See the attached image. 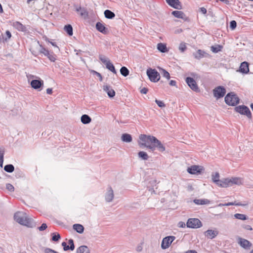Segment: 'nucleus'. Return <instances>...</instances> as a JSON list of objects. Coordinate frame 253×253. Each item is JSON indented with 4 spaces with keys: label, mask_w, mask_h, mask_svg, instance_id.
<instances>
[{
    "label": "nucleus",
    "mask_w": 253,
    "mask_h": 253,
    "mask_svg": "<svg viewBox=\"0 0 253 253\" xmlns=\"http://www.w3.org/2000/svg\"><path fill=\"white\" fill-rule=\"evenodd\" d=\"M43 84V82L42 80H33L31 82V86L34 89H38Z\"/></svg>",
    "instance_id": "nucleus-20"
},
{
    "label": "nucleus",
    "mask_w": 253,
    "mask_h": 253,
    "mask_svg": "<svg viewBox=\"0 0 253 253\" xmlns=\"http://www.w3.org/2000/svg\"><path fill=\"white\" fill-rule=\"evenodd\" d=\"M186 225L187 227L191 228H198L202 226L201 221L198 218H189Z\"/></svg>",
    "instance_id": "nucleus-6"
},
{
    "label": "nucleus",
    "mask_w": 253,
    "mask_h": 253,
    "mask_svg": "<svg viewBox=\"0 0 253 253\" xmlns=\"http://www.w3.org/2000/svg\"><path fill=\"white\" fill-rule=\"evenodd\" d=\"M238 72H239L242 74H247L249 72V64L247 62H242L239 69L237 70Z\"/></svg>",
    "instance_id": "nucleus-16"
},
{
    "label": "nucleus",
    "mask_w": 253,
    "mask_h": 253,
    "mask_svg": "<svg viewBox=\"0 0 253 253\" xmlns=\"http://www.w3.org/2000/svg\"><path fill=\"white\" fill-rule=\"evenodd\" d=\"M104 15L107 19H113L115 16V13L109 10H105Z\"/></svg>",
    "instance_id": "nucleus-33"
},
{
    "label": "nucleus",
    "mask_w": 253,
    "mask_h": 253,
    "mask_svg": "<svg viewBox=\"0 0 253 253\" xmlns=\"http://www.w3.org/2000/svg\"><path fill=\"white\" fill-rule=\"evenodd\" d=\"M75 8H76V11L79 12L80 15L82 17H83L84 18L87 17V12L84 8H82L81 6H75Z\"/></svg>",
    "instance_id": "nucleus-22"
},
{
    "label": "nucleus",
    "mask_w": 253,
    "mask_h": 253,
    "mask_svg": "<svg viewBox=\"0 0 253 253\" xmlns=\"http://www.w3.org/2000/svg\"><path fill=\"white\" fill-rule=\"evenodd\" d=\"M4 158H0V167H2Z\"/></svg>",
    "instance_id": "nucleus-62"
},
{
    "label": "nucleus",
    "mask_w": 253,
    "mask_h": 253,
    "mask_svg": "<svg viewBox=\"0 0 253 253\" xmlns=\"http://www.w3.org/2000/svg\"><path fill=\"white\" fill-rule=\"evenodd\" d=\"M224 100L229 106H235L239 103L240 99L238 96H225Z\"/></svg>",
    "instance_id": "nucleus-8"
},
{
    "label": "nucleus",
    "mask_w": 253,
    "mask_h": 253,
    "mask_svg": "<svg viewBox=\"0 0 253 253\" xmlns=\"http://www.w3.org/2000/svg\"><path fill=\"white\" fill-rule=\"evenodd\" d=\"M4 148L3 147H0V158H4Z\"/></svg>",
    "instance_id": "nucleus-52"
},
{
    "label": "nucleus",
    "mask_w": 253,
    "mask_h": 253,
    "mask_svg": "<svg viewBox=\"0 0 253 253\" xmlns=\"http://www.w3.org/2000/svg\"><path fill=\"white\" fill-rule=\"evenodd\" d=\"M236 112L241 115H246L248 118L251 119L252 114L249 108L245 105H239L235 108Z\"/></svg>",
    "instance_id": "nucleus-4"
},
{
    "label": "nucleus",
    "mask_w": 253,
    "mask_h": 253,
    "mask_svg": "<svg viewBox=\"0 0 253 253\" xmlns=\"http://www.w3.org/2000/svg\"><path fill=\"white\" fill-rule=\"evenodd\" d=\"M167 2L171 7L177 9H180L182 8L179 0H166Z\"/></svg>",
    "instance_id": "nucleus-15"
},
{
    "label": "nucleus",
    "mask_w": 253,
    "mask_h": 253,
    "mask_svg": "<svg viewBox=\"0 0 253 253\" xmlns=\"http://www.w3.org/2000/svg\"><path fill=\"white\" fill-rule=\"evenodd\" d=\"M219 177V174L217 172L212 173L211 174V179L212 181L217 186L223 187V186L224 185V178L220 180Z\"/></svg>",
    "instance_id": "nucleus-10"
},
{
    "label": "nucleus",
    "mask_w": 253,
    "mask_h": 253,
    "mask_svg": "<svg viewBox=\"0 0 253 253\" xmlns=\"http://www.w3.org/2000/svg\"><path fill=\"white\" fill-rule=\"evenodd\" d=\"M218 234V232L217 230H208L205 232V236L210 239L214 238Z\"/></svg>",
    "instance_id": "nucleus-18"
},
{
    "label": "nucleus",
    "mask_w": 253,
    "mask_h": 253,
    "mask_svg": "<svg viewBox=\"0 0 253 253\" xmlns=\"http://www.w3.org/2000/svg\"><path fill=\"white\" fill-rule=\"evenodd\" d=\"M155 102L157 103L158 106L160 108H163L166 106L165 104L162 101L156 99Z\"/></svg>",
    "instance_id": "nucleus-45"
},
{
    "label": "nucleus",
    "mask_w": 253,
    "mask_h": 253,
    "mask_svg": "<svg viewBox=\"0 0 253 253\" xmlns=\"http://www.w3.org/2000/svg\"><path fill=\"white\" fill-rule=\"evenodd\" d=\"M4 170L9 173H11L14 170V167L12 164H8L4 166Z\"/></svg>",
    "instance_id": "nucleus-36"
},
{
    "label": "nucleus",
    "mask_w": 253,
    "mask_h": 253,
    "mask_svg": "<svg viewBox=\"0 0 253 253\" xmlns=\"http://www.w3.org/2000/svg\"><path fill=\"white\" fill-rule=\"evenodd\" d=\"M95 73L96 74V75H97L98 78H100V80L102 81V76H101V74L100 73H99L96 72H95Z\"/></svg>",
    "instance_id": "nucleus-64"
},
{
    "label": "nucleus",
    "mask_w": 253,
    "mask_h": 253,
    "mask_svg": "<svg viewBox=\"0 0 253 253\" xmlns=\"http://www.w3.org/2000/svg\"><path fill=\"white\" fill-rule=\"evenodd\" d=\"M245 206V204H242L241 203H237L236 201L234 202H229L225 204H220L219 206Z\"/></svg>",
    "instance_id": "nucleus-32"
},
{
    "label": "nucleus",
    "mask_w": 253,
    "mask_h": 253,
    "mask_svg": "<svg viewBox=\"0 0 253 253\" xmlns=\"http://www.w3.org/2000/svg\"><path fill=\"white\" fill-rule=\"evenodd\" d=\"M236 26H237V23L235 21L232 20L230 22V27L231 29H232V30L234 29L236 27Z\"/></svg>",
    "instance_id": "nucleus-50"
},
{
    "label": "nucleus",
    "mask_w": 253,
    "mask_h": 253,
    "mask_svg": "<svg viewBox=\"0 0 253 253\" xmlns=\"http://www.w3.org/2000/svg\"><path fill=\"white\" fill-rule=\"evenodd\" d=\"M159 71L160 73L162 75V76L167 79L168 80H169L170 79V75L168 72H167L166 70L162 68H158Z\"/></svg>",
    "instance_id": "nucleus-34"
},
{
    "label": "nucleus",
    "mask_w": 253,
    "mask_h": 253,
    "mask_svg": "<svg viewBox=\"0 0 253 253\" xmlns=\"http://www.w3.org/2000/svg\"><path fill=\"white\" fill-rule=\"evenodd\" d=\"M139 158L143 160H147L149 159V156L146 152L144 151H139L138 153Z\"/></svg>",
    "instance_id": "nucleus-35"
},
{
    "label": "nucleus",
    "mask_w": 253,
    "mask_h": 253,
    "mask_svg": "<svg viewBox=\"0 0 253 253\" xmlns=\"http://www.w3.org/2000/svg\"><path fill=\"white\" fill-rule=\"evenodd\" d=\"M186 82L189 86L193 90L197 91L198 87L195 81L192 78L187 77L186 79Z\"/></svg>",
    "instance_id": "nucleus-14"
},
{
    "label": "nucleus",
    "mask_w": 253,
    "mask_h": 253,
    "mask_svg": "<svg viewBox=\"0 0 253 253\" xmlns=\"http://www.w3.org/2000/svg\"><path fill=\"white\" fill-rule=\"evenodd\" d=\"M243 180L240 177H231V178H224V188L232 186L233 185H240L242 184Z\"/></svg>",
    "instance_id": "nucleus-3"
},
{
    "label": "nucleus",
    "mask_w": 253,
    "mask_h": 253,
    "mask_svg": "<svg viewBox=\"0 0 253 253\" xmlns=\"http://www.w3.org/2000/svg\"><path fill=\"white\" fill-rule=\"evenodd\" d=\"M99 59L102 63H103L105 64H106L108 62L110 61V60H108V59L106 57L103 55H100Z\"/></svg>",
    "instance_id": "nucleus-43"
},
{
    "label": "nucleus",
    "mask_w": 253,
    "mask_h": 253,
    "mask_svg": "<svg viewBox=\"0 0 253 253\" xmlns=\"http://www.w3.org/2000/svg\"><path fill=\"white\" fill-rule=\"evenodd\" d=\"M47 226L45 223H42L41 226L38 227L40 231H43L47 228Z\"/></svg>",
    "instance_id": "nucleus-51"
},
{
    "label": "nucleus",
    "mask_w": 253,
    "mask_h": 253,
    "mask_svg": "<svg viewBox=\"0 0 253 253\" xmlns=\"http://www.w3.org/2000/svg\"><path fill=\"white\" fill-rule=\"evenodd\" d=\"M6 37H7V38H6L5 39V41H6L8 39H9L10 38V37H11V33L9 31H7L6 32Z\"/></svg>",
    "instance_id": "nucleus-56"
},
{
    "label": "nucleus",
    "mask_w": 253,
    "mask_h": 253,
    "mask_svg": "<svg viewBox=\"0 0 253 253\" xmlns=\"http://www.w3.org/2000/svg\"><path fill=\"white\" fill-rule=\"evenodd\" d=\"M157 49L161 52L165 53L168 51L166 44L159 43L157 44Z\"/></svg>",
    "instance_id": "nucleus-31"
},
{
    "label": "nucleus",
    "mask_w": 253,
    "mask_h": 253,
    "mask_svg": "<svg viewBox=\"0 0 253 253\" xmlns=\"http://www.w3.org/2000/svg\"><path fill=\"white\" fill-rule=\"evenodd\" d=\"M114 197V192L111 186L107 188V192L105 195V201L107 202H111Z\"/></svg>",
    "instance_id": "nucleus-12"
},
{
    "label": "nucleus",
    "mask_w": 253,
    "mask_h": 253,
    "mask_svg": "<svg viewBox=\"0 0 253 253\" xmlns=\"http://www.w3.org/2000/svg\"><path fill=\"white\" fill-rule=\"evenodd\" d=\"M172 15L175 17L185 19L186 16L184 13L181 11H173L172 12Z\"/></svg>",
    "instance_id": "nucleus-30"
},
{
    "label": "nucleus",
    "mask_w": 253,
    "mask_h": 253,
    "mask_svg": "<svg viewBox=\"0 0 253 253\" xmlns=\"http://www.w3.org/2000/svg\"><path fill=\"white\" fill-rule=\"evenodd\" d=\"M203 168L196 165L192 166L187 169V171L190 174L200 173L202 172Z\"/></svg>",
    "instance_id": "nucleus-13"
},
{
    "label": "nucleus",
    "mask_w": 253,
    "mask_h": 253,
    "mask_svg": "<svg viewBox=\"0 0 253 253\" xmlns=\"http://www.w3.org/2000/svg\"><path fill=\"white\" fill-rule=\"evenodd\" d=\"M185 253H197V252L195 250H188Z\"/></svg>",
    "instance_id": "nucleus-63"
},
{
    "label": "nucleus",
    "mask_w": 253,
    "mask_h": 253,
    "mask_svg": "<svg viewBox=\"0 0 253 253\" xmlns=\"http://www.w3.org/2000/svg\"><path fill=\"white\" fill-rule=\"evenodd\" d=\"M234 217L237 219L242 220H245L248 219V217L246 215L241 213H236L234 214Z\"/></svg>",
    "instance_id": "nucleus-39"
},
{
    "label": "nucleus",
    "mask_w": 253,
    "mask_h": 253,
    "mask_svg": "<svg viewBox=\"0 0 253 253\" xmlns=\"http://www.w3.org/2000/svg\"><path fill=\"white\" fill-rule=\"evenodd\" d=\"M121 139L123 142L129 143L131 142L132 138L130 134L128 133H124L122 135Z\"/></svg>",
    "instance_id": "nucleus-27"
},
{
    "label": "nucleus",
    "mask_w": 253,
    "mask_h": 253,
    "mask_svg": "<svg viewBox=\"0 0 253 253\" xmlns=\"http://www.w3.org/2000/svg\"><path fill=\"white\" fill-rule=\"evenodd\" d=\"M12 26L15 29L20 31L25 32L26 31V27L18 21L14 22L12 24Z\"/></svg>",
    "instance_id": "nucleus-21"
},
{
    "label": "nucleus",
    "mask_w": 253,
    "mask_h": 253,
    "mask_svg": "<svg viewBox=\"0 0 253 253\" xmlns=\"http://www.w3.org/2000/svg\"><path fill=\"white\" fill-rule=\"evenodd\" d=\"M221 49V46L220 45H217L215 46H212L211 47V50L213 52L217 53Z\"/></svg>",
    "instance_id": "nucleus-44"
},
{
    "label": "nucleus",
    "mask_w": 253,
    "mask_h": 253,
    "mask_svg": "<svg viewBox=\"0 0 253 253\" xmlns=\"http://www.w3.org/2000/svg\"><path fill=\"white\" fill-rule=\"evenodd\" d=\"M76 253H90V250L86 246H81L77 249Z\"/></svg>",
    "instance_id": "nucleus-26"
},
{
    "label": "nucleus",
    "mask_w": 253,
    "mask_h": 253,
    "mask_svg": "<svg viewBox=\"0 0 253 253\" xmlns=\"http://www.w3.org/2000/svg\"><path fill=\"white\" fill-rule=\"evenodd\" d=\"M103 89L107 93V95H115V91L112 87L109 85H104L103 86Z\"/></svg>",
    "instance_id": "nucleus-25"
},
{
    "label": "nucleus",
    "mask_w": 253,
    "mask_h": 253,
    "mask_svg": "<svg viewBox=\"0 0 253 253\" xmlns=\"http://www.w3.org/2000/svg\"><path fill=\"white\" fill-rule=\"evenodd\" d=\"M46 41L48 42H50L51 44L52 45H53V46L57 48V50L58 51H59V47L56 45L55 42H49V40L47 38H46Z\"/></svg>",
    "instance_id": "nucleus-54"
},
{
    "label": "nucleus",
    "mask_w": 253,
    "mask_h": 253,
    "mask_svg": "<svg viewBox=\"0 0 253 253\" xmlns=\"http://www.w3.org/2000/svg\"><path fill=\"white\" fill-rule=\"evenodd\" d=\"M178 226L179 227L183 228L185 227V223L183 221H180L178 223Z\"/></svg>",
    "instance_id": "nucleus-53"
},
{
    "label": "nucleus",
    "mask_w": 253,
    "mask_h": 253,
    "mask_svg": "<svg viewBox=\"0 0 253 253\" xmlns=\"http://www.w3.org/2000/svg\"><path fill=\"white\" fill-rule=\"evenodd\" d=\"M147 75L150 81L153 82H157L160 79V73L155 69H148L147 70Z\"/></svg>",
    "instance_id": "nucleus-5"
},
{
    "label": "nucleus",
    "mask_w": 253,
    "mask_h": 253,
    "mask_svg": "<svg viewBox=\"0 0 253 253\" xmlns=\"http://www.w3.org/2000/svg\"><path fill=\"white\" fill-rule=\"evenodd\" d=\"M81 120L83 124H88L91 122V119L88 115L84 114L82 116Z\"/></svg>",
    "instance_id": "nucleus-28"
},
{
    "label": "nucleus",
    "mask_w": 253,
    "mask_h": 253,
    "mask_svg": "<svg viewBox=\"0 0 253 253\" xmlns=\"http://www.w3.org/2000/svg\"><path fill=\"white\" fill-rule=\"evenodd\" d=\"M52 93V89L51 88H48L46 89V93L50 94Z\"/></svg>",
    "instance_id": "nucleus-61"
},
{
    "label": "nucleus",
    "mask_w": 253,
    "mask_h": 253,
    "mask_svg": "<svg viewBox=\"0 0 253 253\" xmlns=\"http://www.w3.org/2000/svg\"><path fill=\"white\" fill-rule=\"evenodd\" d=\"M238 243L243 249L245 250H249L252 246V244L248 240L239 237L238 239Z\"/></svg>",
    "instance_id": "nucleus-11"
},
{
    "label": "nucleus",
    "mask_w": 253,
    "mask_h": 253,
    "mask_svg": "<svg viewBox=\"0 0 253 253\" xmlns=\"http://www.w3.org/2000/svg\"><path fill=\"white\" fill-rule=\"evenodd\" d=\"M120 72L124 77H126L129 74V71L126 67H122L120 69Z\"/></svg>",
    "instance_id": "nucleus-41"
},
{
    "label": "nucleus",
    "mask_w": 253,
    "mask_h": 253,
    "mask_svg": "<svg viewBox=\"0 0 253 253\" xmlns=\"http://www.w3.org/2000/svg\"><path fill=\"white\" fill-rule=\"evenodd\" d=\"M169 84L171 86H175L176 85V82L174 80H171L169 82Z\"/></svg>",
    "instance_id": "nucleus-59"
},
{
    "label": "nucleus",
    "mask_w": 253,
    "mask_h": 253,
    "mask_svg": "<svg viewBox=\"0 0 253 253\" xmlns=\"http://www.w3.org/2000/svg\"><path fill=\"white\" fill-rule=\"evenodd\" d=\"M138 144L141 148L145 147L150 152L157 150L160 152L166 150L165 146L156 137L149 135L140 134Z\"/></svg>",
    "instance_id": "nucleus-1"
},
{
    "label": "nucleus",
    "mask_w": 253,
    "mask_h": 253,
    "mask_svg": "<svg viewBox=\"0 0 253 253\" xmlns=\"http://www.w3.org/2000/svg\"><path fill=\"white\" fill-rule=\"evenodd\" d=\"M186 48L187 47L185 43L183 42L180 43L178 47L179 50L182 52L185 51V50L186 49Z\"/></svg>",
    "instance_id": "nucleus-42"
},
{
    "label": "nucleus",
    "mask_w": 253,
    "mask_h": 253,
    "mask_svg": "<svg viewBox=\"0 0 253 253\" xmlns=\"http://www.w3.org/2000/svg\"><path fill=\"white\" fill-rule=\"evenodd\" d=\"M14 219L18 223L28 227L33 228L36 226V223L34 220L29 218L25 212H16L14 215Z\"/></svg>",
    "instance_id": "nucleus-2"
},
{
    "label": "nucleus",
    "mask_w": 253,
    "mask_h": 253,
    "mask_svg": "<svg viewBox=\"0 0 253 253\" xmlns=\"http://www.w3.org/2000/svg\"><path fill=\"white\" fill-rule=\"evenodd\" d=\"M136 250L138 252H141L142 250V247L141 245H139L137 247Z\"/></svg>",
    "instance_id": "nucleus-60"
},
{
    "label": "nucleus",
    "mask_w": 253,
    "mask_h": 253,
    "mask_svg": "<svg viewBox=\"0 0 253 253\" xmlns=\"http://www.w3.org/2000/svg\"><path fill=\"white\" fill-rule=\"evenodd\" d=\"M193 55L196 59H200L208 55V54L204 50L199 49L197 52L193 53Z\"/></svg>",
    "instance_id": "nucleus-19"
},
{
    "label": "nucleus",
    "mask_w": 253,
    "mask_h": 253,
    "mask_svg": "<svg viewBox=\"0 0 253 253\" xmlns=\"http://www.w3.org/2000/svg\"><path fill=\"white\" fill-rule=\"evenodd\" d=\"M193 202L198 205H203L209 204L210 203V201L206 199H195L193 200Z\"/></svg>",
    "instance_id": "nucleus-24"
},
{
    "label": "nucleus",
    "mask_w": 253,
    "mask_h": 253,
    "mask_svg": "<svg viewBox=\"0 0 253 253\" xmlns=\"http://www.w3.org/2000/svg\"><path fill=\"white\" fill-rule=\"evenodd\" d=\"M73 229L76 231L77 232L82 234L84 232V227L80 224H75L73 225Z\"/></svg>",
    "instance_id": "nucleus-29"
},
{
    "label": "nucleus",
    "mask_w": 253,
    "mask_h": 253,
    "mask_svg": "<svg viewBox=\"0 0 253 253\" xmlns=\"http://www.w3.org/2000/svg\"><path fill=\"white\" fill-rule=\"evenodd\" d=\"M64 30L69 36L73 35V28L71 25H66L64 27Z\"/></svg>",
    "instance_id": "nucleus-40"
},
{
    "label": "nucleus",
    "mask_w": 253,
    "mask_h": 253,
    "mask_svg": "<svg viewBox=\"0 0 253 253\" xmlns=\"http://www.w3.org/2000/svg\"><path fill=\"white\" fill-rule=\"evenodd\" d=\"M40 49L39 50L40 53L43 54L46 56L51 62H54L56 58V56L52 52H50L48 49L40 44Z\"/></svg>",
    "instance_id": "nucleus-7"
},
{
    "label": "nucleus",
    "mask_w": 253,
    "mask_h": 253,
    "mask_svg": "<svg viewBox=\"0 0 253 253\" xmlns=\"http://www.w3.org/2000/svg\"><path fill=\"white\" fill-rule=\"evenodd\" d=\"M213 95H225L226 89L222 86H218L213 90Z\"/></svg>",
    "instance_id": "nucleus-17"
},
{
    "label": "nucleus",
    "mask_w": 253,
    "mask_h": 253,
    "mask_svg": "<svg viewBox=\"0 0 253 253\" xmlns=\"http://www.w3.org/2000/svg\"><path fill=\"white\" fill-rule=\"evenodd\" d=\"M6 188L10 192H13L14 191V186L10 183L6 184Z\"/></svg>",
    "instance_id": "nucleus-47"
},
{
    "label": "nucleus",
    "mask_w": 253,
    "mask_h": 253,
    "mask_svg": "<svg viewBox=\"0 0 253 253\" xmlns=\"http://www.w3.org/2000/svg\"><path fill=\"white\" fill-rule=\"evenodd\" d=\"M140 91L141 94H146L148 91V89L147 88L143 87L141 89Z\"/></svg>",
    "instance_id": "nucleus-55"
},
{
    "label": "nucleus",
    "mask_w": 253,
    "mask_h": 253,
    "mask_svg": "<svg viewBox=\"0 0 253 253\" xmlns=\"http://www.w3.org/2000/svg\"><path fill=\"white\" fill-rule=\"evenodd\" d=\"M44 253H58L54 250L50 248H45L44 251Z\"/></svg>",
    "instance_id": "nucleus-49"
},
{
    "label": "nucleus",
    "mask_w": 253,
    "mask_h": 253,
    "mask_svg": "<svg viewBox=\"0 0 253 253\" xmlns=\"http://www.w3.org/2000/svg\"><path fill=\"white\" fill-rule=\"evenodd\" d=\"M69 246L71 248V251H73L75 249V245L74 243V240L72 239H70L68 241Z\"/></svg>",
    "instance_id": "nucleus-46"
},
{
    "label": "nucleus",
    "mask_w": 253,
    "mask_h": 253,
    "mask_svg": "<svg viewBox=\"0 0 253 253\" xmlns=\"http://www.w3.org/2000/svg\"><path fill=\"white\" fill-rule=\"evenodd\" d=\"M51 240L54 242H58L61 238L60 235L58 233H51Z\"/></svg>",
    "instance_id": "nucleus-38"
},
{
    "label": "nucleus",
    "mask_w": 253,
    "mask_h": 253,
    "mask_svg": "<svg viewBox=\"0 0 253 253\" xmlns=\"http://www.w3.org/2000/svg\"><path fill=\"white\" fill-rule=\"evenodd\" d=\"M200 11L203 14H206L207 13V9L204 7H201L200 8Z\"/></svg>",
    "instance_id": "nucleus-58"
},
{
    "label": "nucleus",
    "mask_w": 253,
    "mask_h": 253,
    "mask_svg": "<svg viewBox=\"0 0 253 253\" xmlns=\"http://www.w3.org/2000/svg\"><path fill=\"white\" fill-rule=\"evenodd\" d=\"M62 246L63 247V250L65 251H67L68 250H71V248L69 245H67V243L65 242L62 243Z\"/></svg>",
    "instance_id": "nucleus-48"
},
{
    "label": "nucleus",
    "mask_w": 253,
    "mask_h": 253,
    "mask_svg": "<svg viewBox=\"0 0 253 253\" xmlns=\"http://www.w3.org/2000/svg\"><path fill=\"white\" fill-rule=\"evenodd\" d=\"M96 28L98 31L103 34H105L107 33V28L104 26V25L102 23L100 22H97L96 24Z\"/></svg>",
    "instance_id": "nucleus-23"
},
{
    "label": "nucleus",
    "mask_w": 253,
    "mask_h": 253,
    "mask_svg": "<svg viewBox=\"0 0 253 253\" xmlns=\"http://www.w3.org/2000/svg\"><path fill=\"white\" fill-rule=\"evenodd\" d=\"M175 239V237L173 236H169L165 237L162 240L161 248L163 249L168 248Z\"/></svg>",
    "instance_id": "nucleus-9"
},
{
    "label": "nucleus",
    "mask_w": 253,
    "mask_h": 253,
    "mask_svg": "<svg viewBox=\"0 0 253 253\" xmlns=\"http://www.w3.org/2000/svg\"><path fill=\"white\" fill-rule=\"evenodd\" d=\"M243 227L245 229L248 230H252V227L249 225H245L244 226H243Z\"/></svg>",
    "instance_id": "nucleus-57"
},
{
    "label": "nucleus",
    "mask_w": 253,
    "mask_h": 253,
    "mask_svg": "<svg viewBox=\"0 0 253 253\" xmlns=\"http://www.w3.org/2000/svg\"><path fill=\"white\" fill-rule=\"evenodd\" d=\"M106 68H107L109 70L111 71L114 74H116V71L115 70V67L113 64L110 62H108L106 64H105Z\"/></svg>",
    "instance_id": "nucleus-37"
}]
</instances>
